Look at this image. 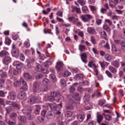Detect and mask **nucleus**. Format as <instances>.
Wrapping results in <instances>:
<instances>
[{"label": "nucleus", "mask_w": 125, "mask_h": 125, "mask_svg": "<svg viewBox=\"0 0 125 125\" xmlns=\"http://www.w3.org/2000/svg\"><path fill=\"white\" fill-rule=\"evenodd\" d=\"M42 66L40 64H38L37 65L35 70L37 72L41 71L42 70Z\"/></svg>", "instance_id": "nucleus-31"}, {"label": "nucleus", "mask_w": 125, "mask_h": 125, "mask_svg": "<svg viewBox=\"0 0 125 125\" xmlns=\"http://www.w3.org/2000/svg\"><path fill=\"white\" fill-rule=\"evenodd\" d=\"M25 96V94L23 92H20L18 95V97L20 99H23Z\"/></svg>", "instance_id": "nucleus-18"}, {"label": "nucleus", "mask_w": 125, "mask_h": 125, "mask_svg": "<svg viewBox=\"0 0 125 125\" xmlns=\"http://www.w3.org/2000/svg\"><path fill=\"white\" fill-rule=\"evenodd\" d=\"M103 28L104 30H105L109 32L110 31V29L108 26L105 24L103 25Z\"/></svg>", "instance_id": "nucleus-30"}, {"label": "nucleus", "mask_w": 125, "mask_h": 125, "mask_svg": "<svg viewBox=\"0 0 125 125\" xmlns=\"http://www.w3.org/2000/svg\"><path fill=\"white\" fill-rule=\"evenodd\" d=\"M28 89V87L27 85H24L23 86H22L20 88V89H22L23 90L25 91H26Z\"/></svg>", "instance_id": "nucleus-55"}, {"label": "nucleus", "mask_w": 125, "mask_h": 125, "mask_svg": "<svg viewBox=\"0 0 125 125\" xmlns=\"http://www.w3.org/2000/svg\"><path fill=\"white\" fill-rule=\"evenodd\" d=\"M18 118L19 120L22 123H25L26 121V118L24 116H19Z\"/></svg>", "instance_id": "nucleus-15"}, {"label": "nucleus", "mask_w": 125, "mask_h": 125, "mask_svg": "<svg viewBox=\"0 0 125 125\" xmlns=\"http://www.w3.org/2000/svg\"><path fill=\"white\" fill-rule=\"evenodd\" d=\"M16 96V94L13 91H11L9 92L7 98L8 100H14L15 99Z\"/></svg>", "instance_id": "nucleus-7"}, {"label": "nucleus", "mask_w": 125, "mask_h": 125, "mask_svg": "<svg viewBox=\"0 0 125 125\" xmlns=\"http://www.w3.org/2000/svg\"><path fill=\"white\" fill-rule=\"evenodd\" d=\"M60 83L62 87H65L66 85V82L64 80L62 79L60 81Z\"/></svg>", "instance_id": "nucleus-39"}, {"label": "nucleus", "mask_w": 125, "mask_h": 125, "mask_svg": "<svg viewBox=\"0 0 125 125\" xmlns=\"http://www.w3.org/2000/svg\"><path fill=\"white\" fill-rule=\"evenodd\" d=\"M8 54V52L5 51H2L0 52V57H3L6 56Z\"/></svg>", "instance_id": "nucleus-24"}, {"label": "nucleus", "mask_w": 125, "mask_h": 125, "mask_svg": "<svg viewBox=\"0 0 125 125\" xmlns=\"http://www.w3.org/2000/svg\"><path fill=\"white\" fill-rule=\"evenodd\" d=\"M104 59L107 61H108L111 59V56L109 54H105L104 57Z\"/></svg>", "instance_id": "nucleus-32"}, {"label": "nucleus", "mask_w": 125, "mask_h": 125, "mask_svg": "<svg viewBox=\"0 0 125 125\" xmlns=\"http://www.w3.org/2000/svg\"><path fill=\"white\" fill-rule=\"evenodd\" d=\"M50 108L52 110H56L57 108L56 105L55 103L50 104L49 105Z\"/></svg>", "instance_id": "nucleus-28"}, {"label": "nucleus", "mask_w": 125, "mask_h": 125, "mask_svg": "<svg viewBox=\"0 0 125 125\" xmlns=\"http://www.w3.org/2000/svg\"><path fill=\"white\" fill-rule=\"evenodd\" d=\"M32 108L30 106H26L22 109V113L24 114L26 113L27 117L28 119L31 120L33 118L32 115L30 113L32 110Z\"/></svg>", "instance_id": "nucleus-3"}, {"label": "nucleus", "mask_w": 125, "mask_h": 125, "mask_svg": "<svg viewBox=\"0 0 125 125\" xmlns=\"http://www.w3.org/2000/svg\"><path fill=\"white\" fill-rule=\"evenodd\" d=\"M78 2L81 5H83L85 4V1L83 0H78Z\"/></svg>", "instance_id": "nucleus-40"}, {"label": "nucleus", "mask_w": 125, "mask_h": 125, "mask_svg": "<svg viewBox=\"0 0 125 125\" xmlns=\"http://www.w3.org/2000/svg\"><path fill=\"white\" fill-rule=\"evenodd\" d=\"M103 118L102 115H97V122L99 124L100 123Z\"/></svg>", "instance_id": "nucleus-16"}, {"label": "nucleus", "mask_w": 125, "mask_h": 125, "mask_svg": "<svg viewBox=\"0 0 125 125\" xmlns=\"http://www.w3.org/2000/svg\"><path fill=\"white\" fill-rule=\"evenodd\" d=\"M67 97L69 100L68 103L65 106L66 109L67 110H73L76 106V104L71 99L73 97L72 95H68Z\"/></svg>", "instance_id": "nucleus-2"}, {"label": "nucleus", "mask_w": 125, "mask_h": 125, "mask_svg": "<svg viewBox=\"0 0 125 125\" xmlns=\"http://www.w3.org/2000/svg\"><path fill=\"white\" fill-rule=\"evenodd\" d=\"M6 122L10 125H15L16 123L15 121L13 122L9 120H7Z\"/></svg>", "instance_id": "nucleus-43"}, {"label": "nucleus", "mask_w": 125, "mask_h": 125, "mask_svg": "<svg viewBox=\"0 0 125 125\" xmlns=\"http://www.w3.org/2000/svg\"><path fill=\"white\" fill-rule=\"evenodd\" d=\"M11 61V58L9 56H6L3 58L2 60L3 63L5 65H8Z\"/></svg>", "instance_id": "nucleus-8"}, {"label": "nucleus", "mask_w": 125, "mask_h": 125, "mask_svg": "<svg viewBox=\"0 0 125 125\" xmlns=\"http://www.w3.org/2000/svg\"><path fill=\"white\" fill-rule=\"evenodd\" d=\"M80 18L84 22H88L93 18V17L90 14H86L81 15Z\"/></svg>", "instance_id": "nucleus-4"}, {"label": "nucleus", "mask_w": 125, "mask_h": 125, "mask_svg": "<svg viewBox=\"0 0 125 125\" xmlns=\"http://www.w3.org/2000/svg\"><path fill=\"white\" fill-rule=\"evenodd\" d=\"M11 42V40L9 38H6L5 39V43L6 44L9 45Z\"/></svg>", "instance_id": "nucleus-50"}, {"label": "nucleus", "mask_w": 125, "mask_h": 125, "mask_svg": "<svg viewBox=\"0 0 125 125\" xmlns=\"http://www.w3.org/2000/svg\"><path fill=\"white\" fill-rule=\"evenodd\" d=\"M74 23L76 24L77 26L78 27H80L83 25L82 22L80 21H78L76 22H75Z\"/></svg>", "instance_id": "nucleus-52"}, {"label": "nucleus", "mask_w": 125, "mask_h": 125, "mask_svg": "<svg viewBox=\"0 0 125 125\" xmlns=\"http://www.w3.org/2000/svg\"><path fill=\"white\" fill-rule=\"evenodd\" d=\"M36 99V98L34 97L31 98L29 101V103L31 104H33L35 103Z\"/></svg>", "instance_id": "nucleus-19"}, {"label": "nucleus", "mask_w": 125, "mask_h": 125, "mask_svg": "<svg viewBox=\"0 0 125 125\" xmlns=\"http://www.w3.org/2000/svg\"><path fill=\"white\" fill-rule=\"evenodd\" d=\"M83 77V75L81 74H77L74 77V78L76 80H79L80 78H82Z\"/></svg>", "instance_id": "nucleus-20"}, {"label": "nucleus", "mask_w": 125, "mask_h": 125, "mask_svg": "<svg viewBox=\"0 0 125 125\" xmlns=\"http://www.w3.org/2000/svg\"><path fill=\"white\" fill-rule=\"evenodd\" d=\"M88 8L86 6H84L82 8V10L83 12L84 13L88 10Z\"/></svg>", "instance_id": "nucleus-56"}, {"label": "nucleus", "mask_w": 125, "mask_h": 125, "mask_svg": "<svg viewBox=\"0 0 125 125\" xmlns=\"http://www.w3.org/2000/svg\"><path fill=\"white\" fill-rule=\"evenodd\" d=\"M7 104L11 105L5 108V110L8 114L12 110H14L15 107L18 109H19L20 108V105L16 102L9 101H7Z\"/></svg>", "instance_id": "nucleus-1"}, {"label": "nucleus", "mask_w": 125, "mask_h": 125, "mask_svg": "<svg viewBox=\"0 0 125 125\" xmlns=\"http://www.w3.org/2000/svg\"><path fill=\"white\" fill-rule=\"evenodd\" d=\"M64 64L62 61H59L57 62L56 64L55 68L57 71L58 72H60L62 71L63 69Z\"/></svg>", "instance_id": "nucleus-5"}, {"label": "nucleus", "mask_w": 125, "mask_h": 125, "mask_svg": "<svg viewBox=\"0 0 125 125\" xmlns=\"http://www.w3.org/2000/svg\"><path fill=\"white\" fill-rule=\"evenodd\" d=\"M43 75L41 74H38L36 76V78L37 79H38L43 78Z\"/></svg>", "instance_id": "nucleus-58"}, {"label": "nucleus", "mask_w": 125, "mask_h": 125, "mask_svg": "<svg viewBox=\"0 0 125 125\" xmlns=\"http://www.w3.org/2000/svg\"><path fill=\"white\" fill-rule=\"evenodd\" d=\"M89 97L88 95H85L83 97L84 101L85 102H88L89 100Z\"/></svg>", "instance_id": "nucleus-41"}, {"label": "nucleus", "mask_w": 125, "mask_h": 125, "mask_svg": "<svg viewBox=\"0 0 125 125\" xmlns=\"http://www.w3.org/2000/svg\"><path fill=\"white\" fill-rule=\"evenodd\" d=\"M17 116V114L16 113L13 112L10 114V118H15Z\"/></svg>", "instance_id": "nucleus-51"}, {"label": "nucleus", "mask_w": 125, "mask_h": 125, "mask_svg": "<svg viewBox=\"0 0 125 125\" xmlns=\"http://www.w3.org/2000/svg\"><path fill=\"white\" fill-rule=\"evenodd\" d=\"M50 77L52 79L53 82H54L56 81V78L55 76L53 74H51Z\"/></svg>", "instance_id": "nucleus-34"}, {"label": "nucleus", "mask_w": 125, "mask_h": 125, "mask_svg": "<svg viewBox=\"0 0 125 125\" xmlns=\"http://www.w3.org/2000/svg\"><path fill=\"white\" fill-rule=\"evenodd\" d=\"M104 47L108 49L109 50L110 49V46L108 44V42H107L106 43L105 45H104Z\"/></svg>", "instance_id": "nucleus-61"}, {"label": "nucleus", "mask_w": 125, "mask_h": 125, "mask_svg": "<svg viewBox=\"0 0 125 125\" xmlns=\"http://www.w3.org/2000/svg\"><path fill=\"white\" fill-rule=\"evenodd\" d=\"M81 59L82 61L85 63H86L87 61L86 60L87 58L86 55L85 53H83L81 55Z\"/></svg>", "instance_id": "nucleus-13"}, {"label": "nucleus", "mask_w": 125, "mask_h": 125, "mask_svg": "<svg viewBox=\"0 0 125 125\" xmlns=\"http://www.w3.org/2000/svg\"><path fill=\"white\" fill-rule=\"evenodd\" d=\"M105 21L108 23L110 26H111L112 24V21L110 19H105Z\"/></svg>", "instance_id": "nucleus-59"}, {"label": "nucleus", "mask_w": 125, "mask_h": 125, "mask_svg": "<svg viewBox=\"0 0 125 125\" xmlns=\"http://www.w3.org/2000/svg\"><path fill=\"white\" fill-rule=\"evenodd\" d=\"M121 45L122 49L125 50V42H122L121 43Z\"/></svg>", "instance_id": "nucleus-57"}, {"label": "nucleus", "mask_w": 125, "mask_h": 125, "mask_svg": "<svg viewBox=\"0 0 125 125\" xmlns=\"http://www.w3.org/2000/svg\"><path fill=\"white\" fill-rule=\"evenodd\" d=\"M40 87V84L38 82H35L33 83L32 89L34 92L38 91L39 90Z\"/></svg>", "instance_id": "nucleus-6"}, {"label": "nucleus", "mask_w": 125, "mask_h": 125, "mask_svg": "<svg viewBox=\"0 0 125 125\" xmlns=\"http://www.w3.org/2000/svg\"><path fill=\"white\" fill-rule=\"evenodd\" d=\"M49 81L47 78H45L42 81V84L44 86H46L49 83Z\"/></svg>", "instance_id": "nucleus-23"}, {"label": "nucleus", "mask_w": 125, "mask_h": 125, "mask_svg": "<svg viewBox=\"0 0 125 125\" xmlns=\"http://www.w3.org/2000/svg\"><path fill=\"white\" fill-rule=\"evenodd\" d=\"M91 41L94 44L96 43V40L94 37L91 36Z\"/></svg>", "instance_id": "nucleus-53"}, {"label": "nucleus", "mask_w": 125, "mask_h": 125, "mask_svg": "<svg viewBox=\"0 0 125 125\" xmlns=\"http://www.w3.org/2000/svg\"><path fill=\"white\" fill-rule=\"evenodd\" d=\"M59 94L54 91L51 92V95L52 97L57 96L59 95Z\"/></svg>", "instance_id": "nucleus-36"}, {"label": "nucleus", "mask_w": 125, "mask_h": 125, "mask_svg": "<svg viewBox=\"0 0 125 125\" xmlns=\"http://www.w3.org/2000/svg\"><path fill=\"white\" fill-rule=\"evenodd\" d=\"M72 12H76L77 13H79L80 11L79 8H77L76 7H74L72 8Z\"/></svg>", "instance_id": "nucleus-29"}, {"label": "nucleus", "mask_w": 125, "mask_h": 125, "mask_svg": "<svg viewBox=\"0 0 125 125\" xmlns=\"http://www.w3.org/2000/svg\"><path fill=\"white\" fill-rule=\"evenodd\" d=\"M77 117L78 119L80 122L83 121L84 118V116L81 115H78Z\"/></svg>", "instance_id": "nucleus-27"}, {"label": "nucleus", "mask_w": 125, "mask_h": 125, "mask_svg": "<svg viewBox=\"0 0 125 125\" xmlns=\"http://www.w3.org/2000/svg\"><path fill=\"white\" fill-rule=\"evenodd\" d=\"M5 92L2 90L0 91V97H4L5 96Z\"/></svg>", "instance_id": "nucleus-60"}, {"label": "nucleus", "mask_w": 125, "mask_h": 125, "mask_svg": "<svg viewBox=\"0 0 125 125\" xmlns=\"http://www.w3.org/2000/svg\"><path fill=\"white\" fill-rule=\"evenodd\" d=\"M112 64L115 67L117 68L119 67L120 65L119 63L117 61H113Z\"/></svg>", "instance_id": "nucleus-33"}, {"label": "nucleus", "mask_w": 125, "mask_h": 125, "mask_svg": "<svg viewBox=\"0 0 125 125\" xmlns=\"http://www.w3.org/2000/svg\"><path fill=\"white\" fill-rule=\"evenodd\" d=\"M99 62L100 64L101 67L102 68H105L106 63H107L106 62L104 61L102 62L99 61Z\"/></svg>", "instance_id": "nucleus-35"}, {"label": "nucleus", "mask_w": 125, "mask_h": 125, "mask_svg": "<svg viewBox=\"0 0 125 125\" xmlns=\"http://www.w3.org/2000/svg\"><path fill=\"white\" fill-rule=\"evenodd\" d=\"M40 107L39 106H37L36 107L35 109L34 110V112L36 114H38L40 112Z\"/></svg>", "instance_id": "nucleus-42"}, {"label": "nucleus", "mask_w": 125, "mask_h": 125, "mask_svg": "<svg viewBox=\"0 0 125 125\" xmlns=\"http://www.w3.org/2000/svg\"><path fill=\"white\" fill-rule=\"evenodd\" d=\"M105 118L108 121H110L112 119V116L109 115H106L105 116Z\"/></svg>", "instance_id": "nucleus-44"}, {"label": "nucleus", "mask_w": 125, "mask_h": 125, "mask_svg": "<svg viewBox=\"0 0 125 125\" xmlns=\"http://www.w3.org/2000/svg\"><path fill=\"white\" fill-rule=\"evenodd\" d=\"M112 50L116 54L119 53L120 52V50L116 47L115 45V44H113L112 45Z\"/></svg>", "instance_id": "nucleus-9"}, {"label": "nucleus", "mask_w": 125, "mask_h": 125, "mask_svg": "<svg viewBox=\"0 0 125 125\" xmlns=\"http://www.w3.org/2000/svg\"><path fill=\"white\" fill-rule=\"evenodd\" d=\"M74 96L75 99L77 101H79L80 100V97L78 94L75 93L74 94Z\"/></svg>", "instance_id": "nucleus-38"}, {"label": "nucleus", "mask_w": 125, "mask_h": 125, "mask_svg": "<svg viewBox=\"0 0 125 125\" xmlns=\"http://www.w3.org/2000/svg\"><path fill=\"white\" fill-rule=\"evenodd\" d=\"M25 57L24 55L21 53L20 55V59L22 61H23L25 59Z\"/></svg>", "instance_id": "nucleus-45"}, {"label": "nucleus", "mask_w": 125, "mask_h": 125, "mask_svg": "<svg viewBox=\"0 0 125 125\" xmlns=\"http://www.w3.org/2000/svg\"><path fill=\"white\" fill-rule=\"evenodd\" d=\"M88 32L90 34H95L96 31L92 27H89L87 29Z\"/></svg>", "instance_id": "nucleus-12"}, {"label": "nucleus", "mask_w": 125, "mask_h": 125, "mask_svg": "<svg viewBox=\"0 0 125 125\" xmlns=\"http://www.w3.org/2000/svg\"><path fill=\"white\" fill-rule=\"evenodd\" d=\"M30 46V44L29 42V41L28 40L27 42H25L24 44V46L26 48H28Z\"/></svg>", "instance_id": "nucleus-49"}, {"label": "nucleus", "mask_w": 125, "mask_h": 125, "mask_svg": "<svg viewBox=\"0 0 125 125\" xmlns=\"http://www.w3.org/2000/svg\"><path fill=\"white\" fill-rule=\"evenodd\" d=\"M108 68L109 71L112 73L115 74L116 73L117 70L112 66L109 65L108 66Z\"/></svg>", "instance_id": "nucleus-11"}, {"label": "nucleus", "mask_w": 125, "mask_h": 125, "mask_svg": "<svg viewBox=\"0 0 125 125\" xmlns=\"http://www.w3.org/2000/svg\"><path fill=\"white\" fill-rule=\"evenodd\" d=\"M117 4L115 2V1L114 2L113 1H111L109 2V6L112 8L115 7L116 5Z\"/></svg>", "instance_id": "nucleus-25"}, {"label": "nucleus", "mask_w": 125, "mask_h": 125, "mask_svg": "<svg viewBox=\"0 0 125 125\" xmlns=\"http://www.w3.org/2000/svg\"><path fill=\"white\" fill-rule=\"evenodd\" d=\"M1 73V77L2 78L6 77L7 76V73L3 71L2 70L0 71Z\"/></svg>", "instance_id": "nucleus-21"}, {"label": "nucleus", "mask_w": 125, "mask_h": 125, "mask_svg": "<svg viewBox=\"0 0 125 125\" xmlns=\"http://www.w3.org/2000/svg\"><path fill=\"white\" fill-rule=\"evenodd\" d=\"M88 66L91 68H92L93 66L94 68L96 67V66L95 65V63L93 61L89 62Z\"/></svg>", "instance_id": "nucleus-22"}, {"label": "nucleus", "mask_w": 125, "mask_h": 125, "mask_svg": "<svg viewBox=\"0 0 125 125\" xmlns=\"http://www.w3.org/2000/svg\"><path fill=\"white\" fill-rule=\"evenodd\" d=\"M24 76L26 79L32 80L33 79L32 76L28 73H25L24 74Z\"/></svg>", "instance_id": "nucleus-10"}, {"label": "nucleus", "mask_w": 125, "mask_h": 125, "mask_svg": "<svg viewBox=\"0 0 125 125\" xmlns=\"http://www.w3.org/2000/svg\"><path fill=\"white\" fill-rule=\"evenodd\" d=\"M21 63L18 61H15L14 62L13 65L14 66H16V67L18 69H20L21 68V66L20 64Z\"/></svg>", "instance_id": "nucleus-14"}, {"label": "nucleus", "mask_w": 125, "mask_h": 125, "mask_svg": "<svg viewBox=\"0 0 125 125\" xmlns=\"http://www.w3.org/2000/svg\"><path fill=\"white\" fill-rule=\"evenodd\" d=\"M105 73L107 74L109 77L111 78L112 77V73L110 72L108 70H106L105 71Z\"/></svg>", "instance_id": "nucleus-46"}, {"label": "nucleus", "mask_w": 125, "mask_h": 125, "mask_svg": "<svg viewBox=\"0 0 125 125\" xmlns=\"http://www.w3.org/2000/svg\"><path fill=\"white\" fill-rule=\"evenodd\" d=\"M85 48V46L84 45H80L79 46V49L81 52L83 51Z\"/></svg>", "instance_id": "nucleus-37"}, {"label": "nucleus", "mask_w": 125, "mask_h": 125, "mask_svg": "<svg viewBox=\"0 0 125 125\" xmlns=\"http://www.w3.org/2000/svg\"><path fill=\"white\" fill-rule=\"evenodd\" d=\"M52 116L53 115L52 111H49L47 115V117L49 118H52Z\"/></svg>", "instance_id": "nucleus-48"}, {"label": "nucleus", "mask_w": 125, "mask_h": 125, "mask_svg": "<svg viewBox=\"0 0 125 125\" xmlns=\"http://www.w3.org/2000/svg\"><path fill=\"white\" fill-rule=\"evenodd\" d=\"M105 100H100L99 104L101 106H102L105 103Z\"/></svg>", "instance_id": "nucleus-64"}, {"label": "nucleus", "mask_w": 125, "mask_h": 125, "mask_svg": "<svg viewBox=\"0 0 125 125\" xmlns=\"http://www.w3.org/2000/svg\"><path fill=\"white\" fill-rule=\"evenodd\" d=\"M22 80V79L21 78L20 80L15 82L14 83V86L16 87L20 86L21 85V82Z\"/></svg>", "instance_id": "nucleus-17"}, {"label": "nucleus", "mask_w": 125, "mask_h": 125, "mask_svg": "<svg viewBox=\"0 0 125 125\" xmlns=\"http://www.w3.org/2000/svg\"><path fill=\"white\" fill-rule=\"evenodd\" d=\"M77 90L79 92H83L84 91V89L82 87H78L77 88Z\"/></svg>", "instance_id": "nucleus-62"}, {"label": "nucleus", "mask_w": 125, "mask_h": 125, "mask_svg": "<svg viewBox=\"0 0 125 125\" xmlns=\"http://www.w3.org/2000/svg\"><path fill=\"white\" fill-rule=\"evenodd\" d=\"M5 101L3 98H0V104L3 105L4 104Z\"/></svg>", "instance_id": "nucleus-63"}, {"label": "nucleus", "mask_w": 125, "mask_h": 125, "mask_svg": "<svg viewBox=\"0 0 125 125\" xmlns=\"http://www.w3.org/2000/svg\"><path fill=\"white\" fill-rule=\"evenodd\" d=\"M96 122L94 120H92L88 124V125H96Z\"/></svg>", "instance_id": "nucleus-54"}, {"label": "nucleus", "mask_w": 125, "mask_h": 125, "mask_svg": "<svg viewBox=\"0 0 125 125\" xmlns=\"http://www.w3.org/2000/svg\"><path fill=\"white\" fill-rule=\"evenodd\" d=\"M35 61V59L34 58L31 57L29 58L27 60V62L28 64L32 63L34 62Z\"/></svg>", "instance_id": "nucleus-26"}, {"label": "nucleus", "mask_w": 125, "mask_h": 125, "mask_svg": "<svg viewBox=\"0 0 125 125\" xmlns=\"http://www.w3.org/2000/svg\"><path fill=\"white\" fill-rule=\"evenodd\" d=\"M88 84V82L87 81H85L82 82H80V85H81L84 86Z\"/></svg>", "instance_id": "nucleus-47"}]
</instances>
